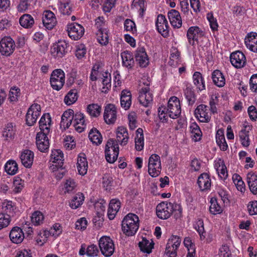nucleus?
Wrapping results in <instances>:
<instances>
[{"mask_svg": "<svg viewBox=\"0 0 257 257\" xmlns=\"http://www.w3.org/2000/svg\"><path fill=\"white\" fill-rule=\"evenodd\" d=\"M75 114L73 110L68 109L65 111L61 116L60 125L64 128H68L71 124H72Z\"/></svg>", "mask_w": 257, "mask_h": 257, "instance_id": "27", "label": "nucleus"}, {"mask_svg": "<svg viewBox=\"0 0 257 257\" xmlns=\"http://www.w3.org/2000/svg\"><path fill=\"white\" fill-rule=\"evenodd\" d=\"M209 210L211 213L214 215L220 214L222 211V207L218 204L215 198H212L210 200Z\"/></svg>", "mask_w": 257, "mask_h": 257, "instance_id": "56", "label": "nucleus"}, {"mask_svg": "<svg viewBox=\"0 0 257 257\" xmlns=\"http://www.w3.org/2000/svg\"><path fill=\"white\" fill-rule=\"evenodd\" d=\"M10 238L15 243H20L24 238V234L22 229L19 227H14L10 233Z\"/></svg>", "mask_w": 257, "mask_h": 257, "instance_id": "34", "label": "nucleus"}, {"mask_svg": "<svg viewBox=\"0 0 257 257\" xmlns=\"http://www.w3.org/2000/svg\"><path fill=\"white\" fill-rule=\"evenodd\" d=\"M139 246L140 250L145 253H150L154 247V243L153 241L147 239L143 237L142 240L139 242Z\"/></svg>", "mask_w": 257, "mask_h": 257, "instance_id": "44", "label": "nucleus"}, {"mask_svg": "<svg viewBox=\"0 0 257 257\" xmlns=\"http://www.w3.org/2000/svg\"><path fill=\"white\" fill-rule=\"evenodd\" d=\"M42 21L44 26L49 30L53 29L57 23L55 14L50 11L44 12Z\"/></svg>", "mask_w": 257, "mask_h": 257, "instance_id": "23", "label": "nucleus"}, {"mask_svg": "<svg viewBox=\"0 0 257 257\" xmlns=\"http://www.w3.org/2000/svg\"><path fill=\"white\" fill-rule=\"evenodd\" d=\"M171 202H162L156 207V214L161 219H167L171 215Z\"/></svg>", "mask_w": 257, "mask_h": 257, "instance_id": "12", "label": "nucleus"}, {"mask_svg": "<svg viewBox=\"0 0 257 257\" xmlns=\"http://www.w3.org/2000/svg\"><path fill=\"white\" fill-rule=\"evenodd\" d=\"M63 153L60 150L52 151L50 161L53 164L52 166L62 167L63 164Z\"/></svg>", "mask_w": 257, "mask_h": 257, "instance_id": "33", "label": "nucleus"}, {"mask_svg": "<svg viewBox=\"0 0 257 257\" xmlns=\"http://www.w3.org/2000/svg\"><path fill=\"white\" fill-rule=\"evenodd\" d=\"M106 202L103 199H100L94 204V208L97 214L101 215L105 210Z\"/></svg>", "mask_w": 257, "mask_h": 257, "instance_id": "62", "label": "nucleus"}, {"mask_svg": "<svg viewBox=\"0 0 257 257\" xmlns=\"http://www.w3.org/2000/svg\"><path fill=\"white\" fill-rule=\"evenodd\" d=\"M230 60L231 64L236 68H242L246 62L245 55L239 51L232 53L230 56Z\"/></svg>", "mask_w": 257, "mask_h": 257, "instance_id": "15", "label": "nucleus"}, {"mask_svg": "<svg viewBox=\"0 0 257 257\" xmlns=\"http://www.w3.org/2000/svg\"><path fill=\"white\" fill-rule=\"evenodd\" d=\"M15 48V42L10 37H5L0 41V53L3 55L10 56Z\"/></svg>", "mask_w": 257, "mask_h": 257, "instance_id": "8", "label": "nucleus"}, {"mask_svg": "<svg viewBox=\"0 0 257 257\" xmlns=\"http://www.w3.org/2000/svg\"><path fill=\"white\" fill-rule=\"evenodd\" d=\"M32 9L31 2L29 0H22L17 6L18 11L21 13L25 12Z\"/></svg>", "mask_w": 257, "mask_h": 257, "instance_id": "63", "label": "nucleus"}, {"mask_svg": "<svg viewBox=\"0 0 257 257\" xmlns=\"http://www.w3.org/2000/svg\"><path fill=\"white\" fill-rule=\"evenodd\" d=\"M232 178L237 189L241 193L244 192L245 190V185L241 177L239 175L234 174L233 175Z\"/></svg>", "mask_w": 257, "mask_h": 257, "instance_id": "60", "label": "nucleus"}, {"mask_svg": "<svg viewBox=\"0 0 257 257\" xmlns=\"http://www.w3.org/2000/svg\"><path fill=\"white\" fill-rule=\"evenodd\" d=\"M203 31L198 27L192 26L190 27L187 33V37L189 45L194 46L195 44V42L203 36Z\"/></svg>", "mask_w": 257, "mask_h": 257, "instance_id": "17", "label": "nucleus"}, {"mask_svg": "<svg viewBox=\"0 0 257 257\" xmlns=\"http://www.w3.org/2000/svg\"><path fill=\"white\" fill-rule=\"evenodd\" d=\"M99 246L103 255L106 257L111 256L114 251L113 240L108 236L101 237L99 240Z\"/></svg>", "mask_w": 257, "mask_h": 257, "instance_id": "6", "label": "nucleus"}, {"mask_svg": "<svg viewBox=\"0 0 257 257\" xmlns=\"http://www.w3.org/2000/svg\"><path fill=\"white\" fill-rule=\"evenodd\" d=\"M122 230L127 236H132L137 231L139 227L138 216L133 213H128L122 221Z\"/></svg>", "mask_w": 257, "mask_h": 257, "instance_id": "2", "label": "nucleus"}, {"mask_svg": "<svg viewBox=\"0 0 257 257\" xmlns=\"http://www.w3.org/2000/svg\"><path fill=\"white\" fill-rule=\"evenodd\" d=\"M51 125V118L49 113L44 114L39 121L41 133L49 134Z\"/></svg>", "mask_w": 257, "mask_h": 257, "instance_id": "35", "label": "nucleus"}, {"mask_svg": "<svg viewBox=\"0 0 257 257\" xmlns=\"http://www.w3.org/2000/svg\"><path fill=\"white\" fill-rule=\"evenodd\" d=\"M77 99L78 94L77 90L76 89H71L65 95L64 101L67 105H70L74 104Z\"/></svg>", "mask_w": 257, "mask_h": 257, "instance_id": "51", "label": "nucleus"}, {"mask_svg": "<svg viewBox=\"0 0 257 257\" xmlns=\"http://www.w3.org/2000/svg\"><path fill=\"white\" fill-rule=\"evenodd\" d=\"M214 167L220 178L225 179L227 177L226 167L222 159H216L214 162Z\"/></svg>", "mask_w": 257, "mask_h": 257, "instance_id": "28", "label": "nucleus"}, {"mask_svg": "<svg viewBox=\"0 0 257 257\" xmlns=\"http://www.w3.org/2000/svg\"><path fill=\"white\" fill-rule=\"evenodd\" d=\"M218 97L219 94L218 93L213 94L210 96L209 101L210 111L213 113L217 112L216 105L218 102Z\"/></svg>", "mask_w": 257, "mask_h": 257, "instance_id": "64", "label": "nucleus"}, {"mask_svg": "<svg viewBox=\"0 0 257 257\" xmlns=\"http://www.w3.org/2000/svg\"><path fill=\"white\" fill-rule=\"evenodd\" d=\"M135 58L139 65L142 67H146L149 64V58L143 47L138 48L136 51Z\"/></svg>", "mask_w": 257, "mask_h": 257, "instance_id": "26", "label": "nucleus"}, {"mask_svg": "<svg viewBox=\"0 0 257 257\" xmlns=\"http://www.w3.org/2000/svg\"><path fill=\"white\" fill-rule=\"evenodd\" d=\"M196 118L202 122H208L211 118V113L208 107L204 104L198 105L195 110Z\"/></svg>", "mask_w": 257, "mask_h": 257, "instance_id": "14", "label": "nucleus"}, {"mask_svg": "<svg viewBox=\"0 0 257 257\" xmlns=\"http://www.w3.org/2000/svg\"><path fill=\"white\" fill-rule=\"evenodd\" d=\"M65 73L62 70L57 69L52 72L50 81L53 89L57 91L60 90L65 83Z\"/></svg>", "mask_w": 257, "mask_h": 257, "instance_id": "5", "label": "nucleus"}, {"mask_svg": "<svg viewBox=\"0 0 257 257\" xmlns=\"http://www.w3.org/2000/svg\"><path fill=\"white\" fill-rule=\"evenodd\" d=\"M184 95L189 105L193 104L196 101V95L191 85L187 86L184 91Z\"/></svg>", "mask_w": 257, "mask_h": 257, "instance_id": "50", "label": "nucleus"}, {"mask_svg": "<svg viewBox=\"0 0 257 257\" xmlns=\"http://www.w3.org/2000/svg\"><path fill=\"white\" fill-rule=\"evenodd\" d=\"M43 220L44 215L40 211H35L31 216L32 223L35 225H40L43 223Z\"/></svg>", "mask_w": 257, "mask_h": 257, "instance_id": "61", "label": "nucleus"}, {"mask_svg": "<svg viewBox=\"0 0 257 257\" xmlns=\"http://www.w3.org/2000/svg\"><path fill=\"white\" fill-rule=\"evenodd\" d=\"M118 154V144L113 139L108 140L105 148V156L106 161L109 163H113L117 159Z\"/></svg>", "mask_w": 257, "mask_h": 257, "instance_id": "3", "label": "nucleus"}, {"mask_svg": "<svg viewBox=\"0 0 257 257\" xmlns=\"http://www.w3.org/2000/svg\"><path fill=\"white\" fill-rule=\"evenodd\" d=\"M197 184L201 191H203L210 189L211 181L209 175L207 173L201 174L198 177Z\"/></svg>", "mask_w": 257, "mask_h": 257, "instance_id": "31", "label": "nucleus"}, {"mask_svg": "<svg viewBox=\"0 0 257 257\" xmlns=\"http://www.w3.org/2000/svg\"><path fill=\"white\" fill-rule=\"evenodd\" d=\"M189 128L192 139L195 142L200 140L202 137V132L198 124L193 122L190 124Z\"/></svg>", "mask_w": 257, "mask_h": 257, "instance_id": "45", "label": "nucleus"}, {"mask_svg": "<svg viewBox=\"0 0 257 257\" xmlns=\"http://www.w3.org/2000/svg\"><path fill=\"white\" fill-rule=\"evenodd\" d=\"M211 78L214 85L218 87H222L225 84L224 75L219 70H215L212 72Z\"/></svg>", "mask_w": 257, "mask_h": 257, "instance_id": "36", "label": "nucleus"}, {"mask_svg": "<svg viewBox=\"0 0 257 257\" xmlns=\"http://www.w3.org/2000/svg\"><path fill=\"white\" fill-rule=\"evenodd\" d=\"M156 26L158 32L164 37L169 35V25L165 16L160 14L156 21Z\"/></svg>", "mask_w": 257, "mask_h": 257, "instance_id": "16", "label": "nucleus"}, {"mask_svg": "<svg viewBox=\"0 0 257 257\" xmlns=\"http://www.w3.org/2000/svg\"><path fill=\"white\" fill-rule=\"evenodd\" d=\"M41 110V107L39 104L34 103L31 105L26 116V123L28 125L32 126L36 122L40 115Z\"/></svg>", "mask_w": 257, "mask_h": 257, "instance_id": "7", "label": "nucleus"}, {"mask_svg": "<svg viewBox=\"0 0 257 257\" xmlns=\"http://www.w3.org/2000/svg\"><path fill=\"white\" fill-rule=\"evenodd\" d=\"M5 169L8 174L14 175L18 172V164L14 160H9L5 164Z\"/></svg>", "mask_w": 257, "mask_h": 257, "instance_id": "55", "label": "nucleus"}, {"mask_svg": "<svg viewBox=\"0 0 257 257\" xmlns=\"http://www.w3.org/2000/svg\"><path fill=\"white\" fill-rule=\"evenodd\" d=\"M181 242V239L177 235H172L169 239L166 247V253L170 257H176L177 250Z\"/></svg>", "mask_w": 257, "mask_h": 257, "instance_id": "9", "label": "nucleus"}, {"mask_svg": "<svg viewBox=\"0 0 257 257\" xmlns=\"http://www.w3.org/2000/svg\"><path fill=\"white\" fill-rule=\"evenodd\" d=\"M101 111V107L97 104H90L87 106V112L91 116H98Z\"/></svg>", "mask_w": 257, "mask_h": 257, "instance_id": "57", "label": "nucleus"}, {"mask_svg": "<svg viewBox=\"0 0 257 257\" xmlns=\"http://www.w3.org/2000/svg\"><path fill=\"white\" fill-rule=\"evenodd\" d=\"M180 100L176 96L171 97L168 102L167 107L161 106L158 109V115L162 121L166 120L168 116L173 119L178 118L181 114Z\"/></svg>", "mask_w": 257, "mask_h": 257, "instance_id": "1", "label": "nucleus"}, {"mask_svg": "<svg viewBox=\"0 0 257 257\" xmlns=\"http://www.w3.org/2000/svg\"><path fill=\"white\" fill-rule=\"evenodd\" d=\"M88 137L91 142L96 145L100 144L102 137L100 133L96 128H92L89 132Z\"/></svg>", "mask_w": 257, "mask_h": 257, "instance_id": "48", "label": "nucleus"}, {"mask_svg": "<svg viewBox=\"0 0 257 257\" xmlns=\"http://www.w3.org/2000/svg\"><path fill=\"white\" fill-rule=\"evenodd\" d=\"M68 44L64 40L59 41L51 48V54L55 58H62L66 54Z\"/></svg>", "mask_w": 257, "mask_h": 257, "instance_id": "13", "label": "nucleus"}, {"mask_svg": "<svg viewBox=\"0 0 257 257\" xmlns=\"http://www.w3.org/2000/svg\"><path fill=\"white\" fill-rule=\"evenodd\" d=\"M246 182L250 192L257 194V175L253 173H248L246 176Z\"/></svg>", "mask_w": 257, "mask_h": 257, "instance_id": "40", "label": "nucleus"}, {"mask_svg": "<svg viewBox=\"0 0 257 257\" xmlns=\"http://www.w3.org/2000/svg\"><path fill=\"white\" fill-rule=\"evenodd\" d=\"M67 31L69 37L72 40H79L84 35V27L77 23L69 24L67 26Z\"/></svg>", "mask_w": 257, "mask_h": 257, "instance_id": "10", "label": "nucleus"}, {"mask_svg": "<svg viewBox=\"0 0 257 257\" xmlns=\"http://www.w3.org/2000/svg\"><path fill=\"white\" fill-rule=\"evenodd\" d=\"M84 200V196L83 194L78 193L72 198L69 206L73 209H77L83 204Z\"/></svg>", "mask_w": 257, "mask_h": 257, "instance_id": "47", "label": "nucleus"}, {"mask_svg": "<svg viewBox=\"0 0 257 257\" xmlns=\"http://www.w3.org/2000/svg\"><path fill=\"white\" fill-rule=\"evenodd\" d=\"M168 17L172 26L175 29L181 28L182 25V18L179 12L176 10H171L168 13Z\"/></svg>", "mask_w": 257, "mask_h": 257, "instance_id": "25", "label": "nucleus"}, {"mask_svg": "<svg viewBox=\"0 0 257 257\" xmlns=\"http://www.w3.org/2000/svg\"><path fill=\"white\" fill-rule=\"evenodd\" d=\"M96 38L98 42L101 45H106L108 42V36L106 29L97 30Z\"/></svg>", "mask_w": 257, "mask_h": 257, "instance_id": "54", "label": "nucleus"}, {"mask_svg": "<svg viewBox=\"0 0 257 257\" xmlns=\"http://www.w3.org/2000/svg\"><path fill=\"white\" fill-rule=\"evenodd\" d=\"M48 134L39 132L36 137V145L38 149L42 152H46L49 147Z\"/></svg>", "mask_w": 257, "mask_h": 257, "instance_id": "20", "label": "nucleus"}, {"mask_svg": "<svg viewBox=\"0 0 257 257\" xmlns=\"http://www.w3.org/2000/svg\"><path fill=\"white\" fill-rule=\"evenodd\" d=\"M19 23L25 28H31L34 24V19L31 15L24 14L20 17Z\"/></svg>", "mask_w": 257, "mask_h": 257, "instance_id": "46", "label": "nucleus"}, {"mask_svg": "<svg viewBox=\"0 0 257 257\" xmlns=\"http://www.w3.org/2000/svg\"><path fill=\"white\" fill-rule=\"evenodd\" d=\"M77 183L74 179L69 178L64 182L63 190L65 193L72 192L76 188Z\"/></svg>", "mask_w": 257, "mask_h": 257, "instance_id": "49", "label": "nucleus"}, {"mask_svg": "<svg viewBox=\"0 0 257 257\" xmlns=\"http://www.w3.org/2000/svg\"><path fill=\"white\" fill-rule=\"evenodd\" d=\"M104 120L107 124H113L116 119V107L112 104L107 105L105 108Z\"/></svg>", "mask_w": 257, "mask_h": 257, "instance_id": "18", "label": "nucleus"}, {"mask_svg": "<svg viewBox=\"0 0 257 257\" xmlns=\"http://www.w3.org/2000/svg\"><path fill=\"white\" fill-rule=\"evenodd\" d=\"M100 78L102 79V92L106 93L111 87L110 74L107 72H103Z\"/></svg>", "mask_w": 257, "mask_h": 257, "instance_id": "53", "label": "nucleus"}, {"mask_svg": "<svg viewBox=\"0 0 257 257\" xmlns=\"http://www.w3.org/2000/svg\"><path fill=\"white\" fill-rule=\"evenodd\" d=\"M162 170L160 157L157 154H152L148 161V173L152 177H156L161 173Z\"/></svg>", "mask_w": 257, "mask_h": 257, "instance_id": "4", "label": "nucleus"}, {"mask_svg": "<svg viewBox=\"0 0 257 257\" xmlns=\"http://www.w3.org/2000/svg\"><path fill=\"white\" fill-rule=\"evenodd\" d=\"M140 103L145 107H149L153 101V95L150 90L148 85L142 87L140 91L139 95Z\"/></svg>", "mask_w": 257, "mask_h": 257, "instance_id": "11", "label": "nucleus"}, {"mask_svg": "<svg viewBox=\"0 0 257 257\" xmlns=\"http://www.w3.org/2000/svg\"><path fill=\"white\" fill-rule=\"evenodd\" d=\"M98 253V247L94 244H90L87 247L85 244H82L79 251L80 255H83L86 254L89 257H95L97 256Z\"/></svg>", "mask_w": 257, "mask_h": 257, "instance_id": "32", "label": "nucleus"}, {"mask_svg": "<svg viewBox=\"0 0 257 257\" xmlns=\"http://www.w3.org/2000/svg\"><path fill=\"white\" fill-rule=\"evenodd\" d=\"M103 64L100 62H96L93 66L90 74V78L92 81H95L101 78L103 72H106L103 70Z\"/></svg>", "mask_w": 257, "mask_h": 257, "instance_id": "37", "label": "nucleus"}, {"mask_svg": "<svg viewBox=\"0 0 257 257\" xmlns=\"http://www.w3.org/2000/svg\"><path fill=\"white\" fill-rule=\"evenodd\" d=\"M251 130V126L246 123L244 124L243 128L241 130L239 133L240 140L243 147H247L250 144L249 133Z\"/></svg>", "mask_w": 257, "mask_h": 257, "instance_id": "30", "label": "nucleus"}, {"mask_svg": "<svg viewBox=\"0 0 257 257\" xmlns=\"http://www.w3.org/2000/svg\"><path fill=\"white\" fill-rule=\"evenodd\" d=\"M132 104V95L130 91H122L120 96V104L124 109H128Z\"/></svg>", "mask_w": 257, "mask_h": 257, "instance_id": "41", "label": "nucleus"}, {"mask_svg": "<svg viewBox=\"0 0 257 257\" xmlns=\"http://www.w3.org/2000/svg\"><path fill=\"white\" fill-rule=\"evenodd\" d=\"M171 215L172 214L176 219H181L182 216V208L180 204L171 203Z\"/></svg>", "mask_w": 257, "mask_h": 257, "instance_id": "59", "label": "nucleus"}, {"mask_svg": "<svg viewBox=\"0 0 257 257\" xmlns=\"http://www.w3.org/2000/svg\"><path fill=\"white\" fill-rule=\"evenodd\" d=\"M193 80L194 85L199 90L205 89V80L200 72H195L193 75Z\"/></svg>", "mask_w": 257, "mask_h": 257, "instance_id": "42", "label": "nucleus"}, {"mask_svg": "<svg viewBox=\"0 0 257 257\" xmlns=\"http://www.w3.org/2000/svg\"><path fill=\"white\" fill-rule=\"evenodd\" d=\"M15 130L13 123H9L6 126L3 133V137L7 140H10L14 138Z\"/></svg>", "mask_w": 257, "mask_h": 257, "instance_id": "58", "label": "nucleus"}, {"mask_svg": "<svg viewBox=\"0 0 257 257\" xmlns=\"http://www.w3.org/2000/svg\"><path fill=\"white\" fill-rule=\"evenodd\" d=\"M3 209L7 213V215L10 217L13 216L16 210L15 204L11 201L5 200L3 203Z\"/></svg>", "mask_w": 257, "mask_h": 257, "instance_id": "52", "label": "nucleus"}, {"mask_svg": "<svg viewBox=\"0 0 257 257\" xmlns=\"http://www.w3.org/2000/svg\"><path fill=\"white\" fill-rule=\"evenodd\" d=\"M120 208V202L118 199H112L110 200L107 210V216L110 220L115 218Z\"/></svg>", "mask_w": 257, "mask_h": 257, "instance_id": "29", "label": "nucleus"}, {"mask_svg": "<svg viewBox=\"0 0 257 257\" xmlns=\"http://www.w3.org/2000/svg\"><path fill=\"white\" fill-rule=\"evenodd\" d=\"M77 167L80 175L83 176L86 174L88 169V163L84 154H81L78 156Z\"/></svg>", "mask_w": 257, "mask_h": 257, "instance_id": "39", "label": "nucleus"}, {"mask_svg": "<svg viewBox=\"0 0 257 257\" xmlns=\"http://www.w3.org/2000/svg\"><path fill=\"white\" fill-rule=\"evenodd\" d=\"M34 153L32 151L25 149L20 154V159L22 164L26 168H30L33 163Z\"/></svg>", "mask_w": 257, "mask_h": 257, "instance_id": "24", "label": "nucleus"}, {"mask_svg": "<svg viewBox=\"0 0 257 257\" xmlns=\"http://www.w3.org/2000/svg\"><path fill=\"white\" fill-rule=\"evenodd\" d=\"M244 43L250 51L257 53V33L253 32L248 33L245 37Z\"/></svg>", "mask_w": 257, "mask_h": 257, "instance_id": "22", "label": "nucleus"}, {"mask_svg": "<svg viewBox=\"0 0 257 257\" xmlns=\"http://www.w3.org/2000/svg\"><path fill=\"white\" fill-rule=\"evenodd\" d=\"M144 147V137L143 130L139 128L136 131V137L135 138V148L138 151H142Z\"/></svg>", "mask_w": 257, "mask_h": 257, "instance_id": "43", "label": "nucleus"}, {"mask_svg": "<svg viewBox=\"0 0 257 257\" xmlns=\"http://www.w3.org/2000/svg\"><path fill=\"white\" fill-rule=\"evenodd\" d=\"M72 125L77 132L81 133L83 132L87 125L85 115L80 112H76L75 114Z\"/></svg>", "mask_w": 257, "mask_h": 257, "instance_id": "19", "label": "nucleus"}, {"mask_svg": "<svg viewBox=\"0 0 257 257\" xmlns=\"http://www.w3.org/2000/svg\"><path fill=\"white\" fill-rule=\"evenodd\" d=\"M116 139L115 140L117 144L121 146L126 145L129 140L127 130L124 126H119L116 131Z\"/></svg>", "mask_w": 257, "mask_h": 257, "instance_id": "21", "label": "nucleus"}, {"mask_svg": "<svg viewBox=\"0 0 257 257\" xmlns=\"http://www.w3.org/2000/svg\"><path fill=\"white\" fill-rule=\"evenodd\" d=\"M122 64L124 67L131 69L134 65V60L132 53L128 51H124L120 54Z\"/></svg>", "mask_w": 257, "mask_h": 257, "instance_id": "38", "label": "nucleus"}]
</instances>
